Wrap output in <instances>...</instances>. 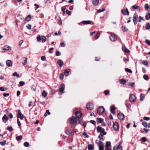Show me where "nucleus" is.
<instances>
[{
    "label": "nucleus",
    "instance_id": "f257e3e1",
    "mask_svg": "<svg viewBox=\"0 0 150 150\" xmlns=\"http://www.w3.org/2000/svg\"><path fill=\"white\" fill-rule=\"evenodd\" d=\"M121 145L122 143L121 142H119V144L118 145H116L113 147V150H118L119 149H121L122 150V148Z\"/></svg>",
    "mask_w": 150,
    "mask_h": 150
},
{
    "label": "nucleus",
    "instance_id": "f03ea898",
    "mask_svg": "<svg viewBox=\"0 0 150 150\" xmlns=\"http://www.w3.org/2000/svg\"><path fill=\"white\" fill-rule=\"evenodd\" d=\"M129 100L130 102H134L136 101V98L135 95L133 94H132L130 95L129 96Z\"/></svg>",
    "mask_w": 150,
    "mask_h": 150
},
{
    "label": "nucleus",
    "instance_id": "7ed1b4c3",
    "mask_svg": "<svg viewBox=\"0 0 150 150\" xmlns=\"http://www.w3.org/2000/svg\"><path fill=\"white\" fill-rule=\"evenodd\" d=\"M138 16L137 13H135L133 17V20L135 25L137 23V20L138 19Z\"/></svg>",
    "mask_w": 150,
    "mask_h": 150
},
{
    "label": "nucleus",
    "instance_id": "20e7f679",
    "mask_svg": "<svg viewBox=\"0 0 150 150\" xmlns=\"http://www.w3.org/2000/svg\"><path fill=\"white\" fill-rule=\"evenodd\" d=\"M77 122V119L75 117H72L70 120V122L71 125H74Z\"/></svg>",
    "mask_w": 150,
    "mask_h": 150
},
{
    "label": "nucleus",
    "instance_id": "39448f33",
    "mask_svg": "<svg viewBox=\"0 0 150 150\" xmlns=\"http://www.w3.org/2000/svg\"><path fill=\"white\" fill-rule=\"evenodd\" d=\"M117 36L113 33L111 34L110 39L112 41H115L117 40Z\"/></svg>",
    "mask_w": 150,
    "mask_h": 150
},
{
    "label": "nucleus",
    "instance_id": "423d86ee",
    "mask_svg": "<svg viewBox=\"0 0 150 150\" xmlns=\"http://www.w3.org/2000/svg\"><path fill=\"white\" fill-rule=\"evenodd\" d=\"M94 108L93 104L91 103H88L86 105V108L87 109L89 110H91Z\"/></svg>",
    "mask_w": 150,
    "mask_h": 150
},
{
    "label": "nucleus",
    "instance_id": "0eeeda50",
    "mask_svg": "<svg viewBox=\"0 0 150 150\" xmlns=\"http://www.w3.org/2000/svg\"><path fill=\"white\" fill-rule=\"evenodd\" d=\"M105 111V109L103 107H100L98 110V112L100 114H102Z\"/></svg>",
    "mask_w": 150,
    "mask_h": 150
},
{
    "label": "nucleus",
    "instance_id": "6e6552de",
    "mask_svg": "<svg viewBox=\"0 0 150 150\" xmlns=\"http://www.w3.org/2000/svg\"><path fill=\"white\" fill-rule=\"evenodd\" d=\"M74 113H75L76 115L77 118H80L82 116V113L81 112H75V110H74Z\"/></svg>",
    "mask_w": 150,
    "mask_h": 150
},
{
    "label": "nucleus",
    "instance_id": "1a4fd4ad",
    "mask_svg": "<svg viewBox=\"0 0 150 150\" xmlns=\"http://www.w3.org/2000/svg\"><path fill=\"white\" fill-rule=\"evenodd\" d=\"M117 117L120 120H123L125 118L124 115L121 113H119L118 114Z\"/></svg>",
    "mask_w": 150,
    "mask_h": 150
},
{
    "label": "nucleus",
    "instance_id": "9d476101",
    "mask_svg": "<svg viewBox=\"0 0 150 150\" xmlns=\"http://www.w3.org/2000/svg\"><path fill=\"white\" fill-rule=\"evenodd\" d=\"M99 146V150H103L104 149V144L103 143L101 142L100 141L98 143Z\"/></svg>",
    "mask_w": 150,
    "mask_h": 150
},
{
    "label": "nucleus",
    "instance_id": "9b49d317",
    "mask_svg": "<svg viewBox=\"0 0 150 150\" xmlns=\"http://www.w3.org/2000/svg\"><path fill=\"white\" fill-rule=\"evenodd\" d=\"M27 58L24 57H23L22 58V64L25 65L27 63Z\"/></svg>",
    "mask_w": 150,
    "mask_h": 150
},
{
    "label": "nucleus",
    "instance_id": "f8f14e48",
    "mask_svg": "<svg viewBox=\"0 0 150 150\" xmlns=\"http://www.w3.org/2000/svg\"><path fill=\"white\" fill-rule=\"evenodd\" d=\"M65 88V85L64 84H62L60 85V87L59 88V91L62 93H64V90Z\"/></svg>",
    "mask_w": 150,
    "mask_h": 150
},
{
    "label": "nucleus",
    "instance_id": "ddd939ff",
    "mask_svg": "<svg viewBox=\"0 0 150 150\" xmlns=\"http://www.w3.org/2000/svg\"><path fill=\"white\" fill-rule=\"evenodd\" d=\"M113 127L114 129L116 130H117L119 128V125L118 123L116 122H115L113 123Z\"/></svg>",
    "mask_w": 150,
    "mask_h": 150
},
{
    "label": "nucleus",
    "instance_id": "4468645a",
    "mask_svg": "<svg viewBox=\"0 0 150 150\" xmlns=\"http://www.w3.org/2000/svg\"><path fill=\"white\" fill-rule=\"evenodd\" d=\"M6 65L9 67H11L12 65V62L11 61L9 60H7L6 61Z\"/></svg>",
    "mask_w": 150,
    "mask_h": 150
},
{
    "label": "nucleus",
    "instance_id": "2eb2a0df",
    "mask_svg": "<svg viewBox=\"0 0 150 150\" xmlns=\"http://www.w3.org/2000/svg\"><path fill=\"white\" fill-rule=\"evenodd\" d=\"M57 63L59 67H62L64 65L63 61L60 59H59L58 60Z\"/></svg>",
    "mask_w": 150,
    "mask_h": 150
},
{
    "label": "nucleus",
    "instance_id": "dca6fc26",
    "mask_svg": "<svg viewBox=\"0 0 150 150\" xmlns=\"http://www.w3.org/2000/svg\"><path fill=\"white\" fill-rule=\"evenodd\" d=\"M122 12L123 14L124 15H129V12L128 11L127 9V8L126 10H122Z\"/></svg>",
    "mask_w": 150,
    "mask_h": 150
},
{
    "label": "nucleus",
    "instance_id": "f3484780",
    "mask_svg": "<svg viewBox=\"0 0 150 150\" xmlns=\"http://www.w3.org/2000/svg\"><path fill=\"white\" fill-rule=\"evenodd\" d=\"M2 119L3 122L4 123H6L8 120V118L7 115H5L2 117Z\"/></svg>",
    "mask_w": 150,
    "mask_h": 150
},
{
    "label": "nucleus",
    "instance_id": "a211bd4d",
    "mask_svg": "<svg viewBox=\"0 0 150 150\" xmlns=\"http://www.w3.org/2000/svg\"><path fill=\"white\" fill-rule=\"evenodd\" d=\"M125 105L127 108L130 110L131 105L129 103V101H126L125 102Z\"/></svg>",
    "mask_w": 150,
    "mask_h": 150
},
{
    "label": "nucleus",
    "instance_id": "6ab92c4d",
    "mask_svg": "<svg viewBox=\"0 0 150 150\" xmlns=\"http://www.w3.org/2000/svg\"><path fill=\"white\" fill-rule=\"evenodd\" d=\"M92 2L94 6H97L99 3V0H92Z\"/></svg>",
    "mask_w": 150,
    "mask_h": 150
},
{
    "label": "nucleus",
    "instance_id": "aec40b11",
    "mask_svg": "<svg viewBox=\"0 0 150 150\" xmlns=\"http://www.w3.org/2000/svg\"><path fill=\"white\" fill-rule=\"evenodd\" d=\"M70 71L69 69H67L64 71V75L66 76H68L69 74V73Z\"/></svg>",
    "mask_w": 150,
    "mask_h": 150
},
{
    "label": "nucleus",
    "instance_id": "412c9836",
    "mask_svg": "<svg viewBox=\"0 0 150 150\" xmlns=\"http://www.w3.org/2000/svg\"><path fill=\"white\" fill-rule=\"evenodd\" d=\"M11 47L9 46L5 47L3 49V50L2 51V52H4L5 50H11Z\"/></svg>",
    "mask_w": 150,
    "mask_h": 150
},
{
    "label": "nucleus",
    "instance_id": "4be33fe9",
    "mask_svg": "<svg viewBox=\"0 0 150 150\" xmlns=\"http://www.w3.org/2000/svg\"><path fill=\"white\" fill-rule=\"evenodd\" d=\"M116 108L113 106H112L110 107V112L112 114H115L114 111L115 110Z\"/></svg>",
    "mask_w": 150,
    "mask_h": 150
},
{
    "label": "nucleus",
    "instance_id": "5701e85b",
    "mask_svg": "<svg viewBox=\"0 0 150 150\" xmlns=\"http://www.w3.org/2000/svg\"><path fill=\"white\" fill-rule=\"evenodd\" d=\"M91 21H84L82 22L83 24H91Z\"/></svg>",
    "mask_w": 150,
    "mask_h": 150
},
{
    "label": "nucleus",
    "instance_id": "b1692460",
    "mask_svg": "<svg viewBox=\"0 0 150 150\" xmlns=\"http://www.w3.org/2000/svg\"><path fill=\"white\" fill-rule=\"evenodd\" d=\"M23 115L21 113H19L18 114V117L21 120L23 118Z\"/></svg>",
    "mask_w": 150,
    "mask_h": 150
},
{
    "label": "nucleus",
    "instance_id": "393cba45",
    "mask_svg": "<svg viewBox=\"0 0 150 150\" xmlns=\"http://www.w3.org/2000/svg\"><path fill=\"white\" fill-rule=\"evenodd\" d=\"M94 145L92 144H88V148L89 150H91L94 147Z\"/></svg>",
    "mask_w": 150,
    "mask_h": 150
},
{
    "label": "nucleus",
    "instance_id": "a878e982",
    "mask_svg": "<svg viewBox=\"0 0 150 150\" xmlns=\"http://www.w3.org/2000/svg\"><path fill=\"white\" fill-rule=\"evenodd\" d=\"M122 30L124 32L127 31L128 29L125 27V25H122Z\"/></svg>",
    "mask_w": 150,
    "mask_h": 150
},
{
    "label": "nucleus",
    "instance_id": "bb28decb",
    "mask_svg": "<svg viewBox=\"0 0 150 150\" xmlns=\"http://www.w3.org/2000/svg\"><path fill=\"white\" fill-rule=\"evenodd\" d=\"M122 50L126 53H129V50L125 47L122 48Z\"/></svg>",
    "mask_w": 150,
    "mask_h": 150
},
{
    "label": "nucleus",
    "instance_id": "cd10ccee",
    "mask_svg": "<svg viewBox=\"0 0 150 150\" xmlns=\"http://www.w3.org/2000/svg\"><path fill=\"white\" fill-rule=\"evenodd\" d=\"M97 129L98 132H101L102 131H103L104 129L102 128L101 127L99 126H98L97 127Z\"/></svg>",
    "mask_w": 150,
    "mask_h": 150
},
{
    "label": "nucleus",
    "instance_id": "c85d7f7f",
    "mask_svg": "<svg viewBox=\"0 0 150 150\" xmlns=\"http://www.w3.org/2000/svg\"><path fill=\"white\" fill-rule=\"evenodd\" d=\"M120 82L121 84H125L126 82V81L124 79H122L120 80Z\"/></svg>",
    "mask_w": 150,
    "mask_h": 150
},
{
    "label": "nucleus",
    "instance_id": "c756f323",
    "mask_svg": "<svg viewBox=\"0 0 150 150\" xmlns=\"http://www.w3.org/2000/svg\"><path fill=\"white\" fill-rule=\"evenodd\" d=\"M8 89V88L6 87H0V90L2 91H4L7 90Z\"/></svg>",
    "mask_w": 150,
    "mask_h": 150
},
{
    "label": "nucleus",
    "instance_id": "7c9ffc66",
    "mask_svg": "<svg viewBox=\"0 0 150 150\" xmlns=\"http://www.w3.org/2000/svg\"><path fill=\"white\" fill-rule=\"evenodd\" d=\"M100 33L99 31L97 32V35L95 36V38L96 39H97L100 37Z\"/></svg>",
    "mask_w": 150,
    "mask_h": 150
},
{
    "label": "nucleus",
    "instance_id": "2f4dec72",
    "mask_svg": "<svg viewBox=\"0 0 150 150\" xmlns=\"http://www.w3.org/2000/svg\"><path fill=\"white\" fill-rule=\"evenodd\" d=\"M23 137L21 135H20L16 137V139L17 141H19L22 139Z\"/></svg>",
    "mask_w": 150,
    "mask_h": 150
},
{
    "label": "nucleus",
    "instance_id": "473e14b6",
    "mask_svg": "<svg viewBox=\"0 0 150 150\" xmlns=\"http://www.w3.org/2000/svg\"><path fill=\"white\" fill-rule=\"evenodd\" d=\"M145 28L146 30H149L150 28V25L149 23H146V25L145 26Z\"/></svg>",
    "mask_w": 150,
    "mask_h": 150
},
{
    "label": "nucleus",
    "instance_id": "72a5a7b5",
    "mask_svg": "<svg viewBox=\"0 0 150 150\" xmlns=\"http://www.w3.org/2000/svg\"><path fill=\"white\" fill-rule=\"evenodd\" d=\"M31 16L30 15H29L28 16L25 18V19L28 21H29L31 20Z\"/></svg>",
    "mask_w": 150,
    "mask_h": 150
},
{
    "label": "nucleus",
    "instance_id": "f704fd0d",
    "mask_svg": "<svg viewBox=\"0 0 150 150\" xmlns=\"http://www.w3.org/2000/svg\"><path fill=\"white\" fill-rule=\"evenodd\" d=\"M41 40L43 42H44L46 41V37L44 36H42L41 37Z\"/></svg>",
    "mask_w": 150,
    "mask_h": 150
},
{
    "label": "nucleus",
    "instance_id": "c9c22d12",
    "mask_svg": "<svg viewBox=\"0 0 150 150\" xmlns=\"http://www.w3.org/2000/svg\"><path fill=\"white\" fill-rule=\"evenodd\" d=\"M47 95V93L45 91H44L42 94V96L44 97H45Z\"/></svg>",
    "mask_w": 150,
    "mask_h": 150
},
{
    "label": "nucleus",
    "instance_id": "e433bc0d",
    "mask_svg": "<svg viewBox=\"0 0 150 150\" xmlns=\"http://www.w3.org/2000/svg\"><path fill=\"white\" fill-rule=\"evenodd\" d=\"M144 95H143L142 94H141L140 96V100L142 101L143 100V99L144 98Z\"/></svg>",
    "mask_w": 150,
    "mask_h": 150
},
{
    "label": "nucleus",
    "instance_id": "4c0bfd02",
    "mask_svg": "<svg viewBox=\"0 0 150 150\" xmlns=\"http://www.w3.org/2000/svg\"><path fill=\"white\" fill-rule=\"evenodd\" d=\"M106 132H105L104 131V129L103 130V131H102L100 132V135H101L103 136L104 135H105L106 134Z\"/></svg>",
    "mask_w": 150,
    "mask_h": 150
},
{
    "label": "nucleus",
    "instance_id": "58836bf2",
    "mask_svg": "<svg viewBox=\"0 0 150 150\" xmlns=\"http://www.w3.org/2000/svg\"><path fill=\"white\" fill-rule=\"evenodd\" d=\"M25 84V82L23 81H20L19 83V86H22Z\"/></svg>",
    "mask_w": 150,
    "mask_h": 150
},
{
    "label": "nucleus",
    "instance_id": "ea45409f",
    "mask_svg": "<svg viewBox=\"0 0 150 150\" xmlns=\"http://www.w3.org/2000/svg\"><path fill=\"white\" fill-rule=\"evenodd\" d=\"M64 75L63 74H61L59 76V78L61 80H62L64 78Z\"/></svg>",
    "mask_w": 150,
    "mask_h": 150
},
{
    "label": "nucleus",
    "instance_id": "a19ab883",
    "mask_svg": "<svg viewBox=\"0 0 150 150\" xmlns=\"http://www.w3.org/2000/svg\"><path fill=\"white\" fill-rule=\"evenodd\" d=\"M97 121L98 123H101L102 121V119L100 118H97Z\"/></svg>",
    "mask_w": 150,
    "mask_h": 150
},
{
    "label": "nucleus",
    "instance_id": "79ce46f5",
    "mask_svg": "<svg viewBox=\"0 0 150 150\" xmlns=\"http://www.w3.org/2000/svg\"><path fill=\"white\" fill-rule=\"evenodd\" d=\"M129 58L128 57H124L123 58V61L125 62V64H126V62L128 61H129Z\"/></svg>",
    "mask_w": 150,
    "mask_h": 150
},
{
    "label": "nucleus",
    "instance_id": "37998d69",
    "mask_svg": "<svg viewBox=\"0 0 150 150\" xmlns=\"http://www.w3.org/2000/svg\"><path fill=\"white\" fill-rule=\"evenodd\" d=\"M145 18L147 20H148L149 19H150V13L146 15L145 17Z\"/></svg>",
    "mask_w": 150,
    "mask_h": 150
},
{
    "label": "nucleus",
    "instance_id": "c03bdc74",
    "mask_svg": "<svg viewBox=\"0 0 150 150\" xmlns=\"http://www.w3.org/2000/svg\"><path fill=\"white\" fill-rule=\"evenodd\" d=\"M143 78L146 80L148 79L149 78L148 76L146 74H144L143 75Z\"/></svg>",
    "mask_w": 150,
    "mask_h": 150
},
{
    "label": "nucleus",
    "instance_id": "a18cd8bd",
    "mask_svg": "<svg viewBox=\"0 0 150 150\" xmlns=\"http://www.w3.org/2000/svg\"><path fill=\"white\" fill-rule=\"evenodd\" d=\"M37 40L38 41H40L41 40V38L40 35L38 36L37 37Z\"/></svg>",
    "mask_w": 150,
    "mask_h": 150
},
{
    "label": "nucleus",
    "instance_id": "49530a36",
    "mask_svg": "<svg viewBox=\"0 0 150 150\" xmlns=\"http://www.w3.org/2000/svg\"><path fill=\"white\" fill-rule=\"evenodd\" d=\"M13 75L14 76H16L17 77H18L19 76V75L17 73V72H15L13 74Z\"/></svg>",
    "mask_w": 150,
    "mask_h": 150
},
{
    "label": "nucleus",
    "instance_id": "de8ad7c7",
    "mask_svg": "<svg viewBox=\"0 0 150 150\" xmlns=\"http://www.w3.org/2000/svg\"><path fill=\"white\" fill-rule=\"evenodd\" d=\"M125 70L127 72H129V73H132V70L126 68L125 69Z\"/></svg>",
    "mask_w": 150,
    "mask_h": 150
},
{
    "label": "nucleus",
    "instance_id": "09e8293b",
    "mask_svg": "<svg viewBox=\"0 0 150 150\" xmlns=\"http://www.w3.org/2000/svg\"><path fill=\"white\" fill-rule=\"evenodd\" d=\"M29 145V143L27 142H25L24 143V146L26 147H28Z\"/></svg>",
    "mask_w": 150,
    "mask_h": 150
},
{
    "label": "nucleus",
    "instance_id": "8fccbe9b",
    "mask_svg": "<svg viewBox=\"0 0 150 150\" xmlns=\"http://www.w3.org/2000/svg\"><path fill=\"white\" fill-rule=\"evenodd\" d=\"M34 6L35 7V10H36L39 7V6L37 4H34Z\"/></svg>",
    "mask_w": 150,
    "mask_h": 150
},
{
    "label": "nucleus",
    "instance_id": "3c124183",
    "mask_svg": "<svg viewBox=\"0 0 150 150\" xmlns=\"http://www.w3.org/2000/svg\"><path fill=\"white\" fill-rule=\"evenodd\" d=\"M139 6H136L135 5H134L132 6V8L134 9H136L138 8Z\"/></svg>",
    "mask_w": 150,
    "mask_h": 150
},
{
    "label": "nucleus",
    "instance_id": "603ef678",
    "mask_svg": "<svg viewBox=\"0 0 150 150\" xmlns=\"http://www.w3.org/2000/svg\"><path fill=\"white\" fill-rule=\"evenodd\" d=\"M110 145V142H107L106 143V147H109Z\"/></svg>",
    "mask_w": 150,
    "mask_h": 150
},
{
    "label": "nucleus",
    "instance_id": "864d4df0",
    "mask_svg": "<svg viewBox=\"0 0 150 150\" xmlns=\"http://www.w3.org/2000/svg\"><path fill=\"white\" fill-rule=\"evenodd\" d=\"M142 125L144 127H146L147 126V124L146 122L144 121L142 123Z\"/></svg>",
    "mask_w": 150,
    "mask_h": 150
},
{
    "label": "nucleus",
    "instance_id": "5fc2aeb1",
    "mask_svg": "<svg viewBox=\"0 0 150 150\" xmlns=\"http://www.w3.org/2000/svg\"><path fill=\"white\" fill-rule=\"evenodd\" d=\"M144 7L145 9L146 10H147L149 8V6L148 4H146L145 5Z\"/></svg>",
    "mask_w": 150,
    "mask_h": 150
},
{
    "label": "nucleus",
    "instance_id": "6e6d98bb",
    "mask_svg": "<svg viewBox=\"0 0 150 150\" xmlns=\"http://www.w3.org/2000/svg\"><path fill=\"white\" fill-rule=\"evenodd\" d=\"M0 144L2 146H4L6 144V142L5 141H4V142H0Z\"/></svg>",
    "mask_w": 150,
    "mask_h": 150
},
{
    "label": "nucleus",
    "instance_id": "4d7b16f0",
    "mask_svg": "<svg viewBox=\"0 0 150 150\" xmlns=\"http://www.w3.org/2000/svg\"><path fill=\"white\" fill-rule=\"evenodd\" d=\"M7 129L10 132H11L13 130V129L12 127H8L7 128Z\"/></svg>",
    "mask_w": 150,
    "mask_h": 150
},
{
    "label": "nucleus",
    "instance_id": "13d9d810",
    "mask_svg": "<svg viewBox=\"0 0 150 150\" xmlns=\"http://www.w3.org/2000/svg\"><path fill=\"white\" fill-rule=\"evenodd\" d=\"M143 119L145 120H150V118L148 117H144L143 118Z\"/></svg>",
    "mask_w": 150,
    "mask_h": 150
},
{
    "label": "nucleus",
    "instance_id": "bf43d9fd",
    "mask_svg": "<svg viewBox=\"0 0 150 150\" xmlns=\"http://www.w3.org/2000/svg\"><path fill=\"white\" fill-rule=\"evenodd\" d=\"M54 48L53 47H51L50 49L49 50V52L50 53H52V50H53Z\"/></svg>",
    "mask_w": 150,
    "mask_h": 150
},
{
    "label": "nucleus",
    "instance_id": "052dcab7",
    "mask_svg": "<svg viewBox=\"0 0 150 150\" xmlns=\"http://www.w3.org/2000/svg\"><path fill=\"white\" fill-rule=\"evenodd\" d=\"M31 25L30 24H28L26 26L27 28L29 29H30L31 28Z\"/></svg>",
    "mask_w": 150,
    "mask_h": 150
},
{
    "label": "nucleus",
    "instance_id": "680f3d73",
    "mask_svg": "<svg viewBox=\"0 0 150 150\" xmlns=\"http://www.w3.org/2000/svg\"><path fill=\"white\" fill-rule=\"evenodd\" d=\"M61 46L62 47H65V45L64 42L62 41L60 43Z\"/></svg>",
    "mask_w": 150,
    "mask_h": 150
},
{
    "label": "nucleus",
    "instance_id": "e2e57ef3",
    "mask_svg": "<svg viewBox=\"0 0 150 150\" xmlns=\"http://www.w3.org/2000/svg\"><path fill=\"white\" fill-rule=\"evenodd\" d=\"M56 55L57 56H59L61 55V53L58 51H57L56 52Z\"/></svg>",
    "mask_w": 150,
    "mask_h": 150
},
{
    "label": "nucleus",
    "instance_id": "0e129e2a",
    "mask_svg": "<svg viewBox=\"0 0 150 150\" xmlns=\"http://www.w3.org/2000/svg\"><path fill=\"white\" fill-rule=\"evenodd\" d=\"M139 19L138 20V21L139 22H141V21L142 20L144 21V20L143 17H142L141 16H139Z\"/></svg>",
    "mask_w": 150,
    "mask_h": 150
},
{
    "label": "nucleus",
    "instance_id": "69168bd1",
    "mask_svg": "<svg viewBox=\"0 0 150 150\" xmlns=\"http://www.w3.org/2000/svg\"><path fill=\"white\" fill-rule=\"evenodd\" d=\"M148 64V62L146 60L144 61L143 62V64L144 65H146Z\"/></svg>",
    "mask_w": 150,
    "mask_h": 150
},
{
    "label": "nucleus",
    "instance_id": "338daca9",
    "mask_svg": "<svg viewBox=\"0 0 150 150\" xmlns=\"http://www.w3.org/2000/svg\"><path fill=\"white\" fill-rule=\"evenodd\" d=\"M8 117L10 119H12L13 117V115L11 113H10L9 114Z\"/></svg>",
    "mask_w": 150,
    "mask_h": 150
},
{
    "label": "nucleus",
    "instance_id": "774afa93",
    "mask_svg": "<svg viewBox=\"0 0 150 150\" xmlns=\"http://www.w3.org/2000/svg\"><path fill=\"white\" fill-rule=\"evenodd\" d=\"M145 42L148 45H150V41L148 40H146L145 41Z\"/></svg>",
    "mask_w": 150,
    "mask_h": 150
}]
</instances>
